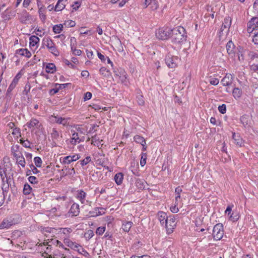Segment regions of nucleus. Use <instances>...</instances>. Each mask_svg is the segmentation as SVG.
Returning a JSON list of instances; mask_svg holds the SVG:
<instances>
[{
  "instance_id": "nucleus-43",
  "label": "nucleus",
  "mask_w": 258,
  "mask_h": 258,
  "mask_svg": "<svg viewBox=\"0 0 258 258\" xmlns=\"http://www.w3.org/2000/svg\"><path fill=\"white\" fill-rule=\"evenodd\" d=\"M54 255L60 257V258H71L72 257L71 255H64L63 253L60 252L58 250L55 251L54 252Z\"/></svg>"
},
{
  "instance_id": "nucleus-8",
  "label": "nucleus",
  "mask_w": 258,
  "mask_h": 258,
  "mask_svg": "<svg viewBox=\"0 0 258 258\" xmlns=\"http://www.w3.org/2000/svg\"><path fill=\"white\" fill-rule=\"evenodd\" d=\"M63 242L67 246L70 247L71 248L75 250H78V251L80 252L79 249H78L79 247H81L79 244L73 242L69 238H65L63 240Z\"/></svg>"
},
{
  "instance_id": "nucleus-17",
  "label": "nucleus",
  "mask_w": 258,
  "mask_h": 258,
  "mask_svg": "<svg viewBox=\"0 0 258 258\" xmlns=\"http://www.w3.org/2000/svg\"><path fill=\"white\" fill-rule=\"evenodd\" d=\"M83 140L79 137L78 133L74 132L73 133L70 143L72 145H75L80 143Z\"/></svg>"
},
{
  "instance_id": "nucleus-19",
  "label": "nucleus",
  "mask_w": 258,
  "mask_h": 258,
  "mask_svg": "<svg viewBox=\"0 0 258 258\" xmlns=\"http://www.w3.org/2000/svg\"><path fill=\"white\" fill-rule=\"evenodd\" d=\"M158 220L162 225L165 224L167 219L168 218L166 213L164 212H159L158 213Z\"/></svg>"
},
{
  "instance_id": "nucleus-45",
  "label": "nucleus",
  "mask_w": 258,
  "mask_h": 258,
  "mask_svg": "<svg viewBox=\"0 0 258 258\" xmlns=\"http://www.w3.org/2000/svg\"><path fill=\"white\" fill-rule=\"evenodd\" d=\"M51 136L53 139L57 140L58 139L59 135L56 128L52 129Z\"/></svg>"
},
{
  "instance_id": "nucleus-23",
  "label": "nucleus",
  "mask_w": 258,
  "mask_h": 258,
  "mask_svg": "<svg viewBox=\"0 0 258 258\" xmlns=\"http://www.w3.org/2000/svg\"><path fill=\"white\" fill-rule=\"evenodd\" d=\"M114 178L116 184L120 185L122 182L123 175L121 172L117 173L115 175Z\"/></svg>"
},
{
  "instance_id": "nucleus-10",
  "label": "nucleus",
  "mask_w": 258,
  "mask_h": 258,
  "mask_svg": "<svg viewBox=\"0 0 258 258\" xmlns=\"http://www.w3.org/2000/svg\"><path fill=\"white\" fill-rule=\"evenodd\" d=\"M53 121L57 123L62 124L63 126H66L68 124V120L69 118H63L58 116H53Z\"/></svg>"
},
{
  "instance_id": "nucleus-59",
  "label": "nucleus",
  "mask_w": 258,
  "mask_h": 258,
  "mask_svg": "<svg viewBox=\"0 0 258 258\" xmlns=\"http://www.w3.org/2000/svg\"><path fill=\"white\" fill-rule=\"evenodd\" d=\"M219 82V80L217 78H212L210 80V83L214 86L217 85Z\"/></svg>"
},
{
  "instance_id": "nucleus-27",
  "label": "nucleus",
  "mask_w": 258,
  "mask_h": 258,
  "mask_svg": "<svg viewBox=\"0 0 258 258\" xmlns=\"http://www.w3.org/2000/svg\"><path fill=\"white\" fill-rule=\"evenodd\" d=\"M99 209L103 210L102 208H96L94 211H90L89 213V216L90 217H97L102 215V213L99 211Z\"/></svg>"
},
{
  "instance_id": "nucleus-3",
  "label": "nucleus",
  "mask_w": 258,
  "mask_h": 258,
  "mask_svg": "<svg viewBox=\"0 0 258 258\" xmlns=\"http://www.w3.org/2000/svg\"><path fill=\"white\" fill-rule=\"evenodd\" d=\"M165 63L170 68H175L177 67L179 61L178 57L171 54H168L165 58Z\"/></svg>"
},
{
  "instance_id": "nucleus-60",
  "label": "nucleus",
  "mask_w": 258,
  "mask_h": 258,
  "mask_svg": "<svg viewBox=\"0 0 258 258\" xmlns=\"http://www.w3.org/2000/svg\"><path fill=\"white\" fill-rule=\"evenodd\" d=\"M31 170L34 174H37L39 172V171L37 169V168L33 164H31L30 165Z\"/></svg>"
},
{
  "instance_id": "nucleus-32",
  "label": "nucleus",
  "mask_w": 258,
  "mask_h": 258,
  "mask_svg": "<svg viewBox=\"0 0 258 258\" xmlns=\"http://www.w3.org/2000/svg\"><path fill=\"white\" fill-rule=\"evenodd\" d=\"M134 141L137 143L140 144L141 145H143V144H146V141L145 139L139 135H136L134 138Z\"/></svg>"
},
{
  "instance_id": "nucleus-44",
  "label": "nucleus",
  "mask_w": 258,
  "mask_h": 258,
  "mask_svg": "<svg viewBox=\"0 0 258 258\" xmlns=\"http://www.w3.org/2000/svg\"><path fill=\"white\" fill-rule=\"evenodd\" d=\"M71 50L73 53V54L75 55H80L81 54L82 51L80 49H77L76 48V46L74 44H72L71 46Z\"/></svg>"
},
{
  "instance_id": "nucleus-5",
  "label": "nucleus",
  "mask_w": 258,
  "mask_h": 258,
  "mask_svg": "<svg viewBox=\"0 0 258 258\" xmlns=\"http://www.w3.org/2000/svg\"><path fill=\"white\" fill-rule=\"evenodd\" d=\"M167 233L168 234H171L173 232V230L176 226V223L175 221L174 216H170L167 219L165 223Z\"/></svg>"
},
{
  "instance_id": "nucleus-39",
  "label": "nucleus",
  "mask_w": 258,
  "mask_h": 258,
  "mask_svg": "<svg viewBox=\"0 0 258 258\" xmlns=\"http://www.w3.org/2000/svg\"><path fill=\"white\" fill-rule=\"evenodd\" d=\"M137 99L139 105H143L144 104V98L143 95L140 94V90L137 92Z\"/></svg>"
},
{
  "instance_id": "nucleus-2",
  "label": "nucleus",
  "mask_w": 258,
  "mask_h": 258,
  "mask_svg": "<svg viewBox=\"0 0 258 258\" xmlns=\"http://www.w3.org/2000/svg\"><path fill=\"white\" fill-rule=\"evenodd\" d=\"M223 226L221 223L215 225L213 229V237L214 240H219L223 237Z\"/></svg>"
},
{
  "instance_id": "nucleus-63",
  "label": "nucleus",
  "mask_w": 258,
  "mask_h": 258,
  "mask_svg": "<svg viewBox=\"0 0 258 258\" xmlns=\"http://www.w3.org/2000/svg\"><path fill=\"white\" fill-rule=\"evenodd\" d=\"M72 231V230L70 228H62V232L64 234H68L70 233Z\"/></svg>"
},
{
  "instance_id": "nucleus-21",
  "label": "nucleus",
  "mask_w": 258,
  "mask_h": 258,
  "mask_svg": "<svg viewBox=\"0 0 258 258\" xmlns=\"http://www.w3.org/2000/svg\"><path fill=\"white\" fill-rule=\"evenodd\" d=\"M27 125L30 128L34 126H36V128H39L40 126L39 121L36 118H32L30 121L27 123Z\"/></svg>"
},
{
  "instance_id": "nucleus-22",
  "label": "nucleus",
  "mask_w": 258,
  "mask_h": 258,
  "mask_svg": "<svg viewBox=\"0 0 258 258\" xmlns=\"http://www.w3.org/2000/svg\"><path fill=\"white\" fill-rule=\"evenodd\" d=\"M16 160L17 163L21 165L22 167H25V160L22 154L20 153V155L18 156L17 158H15Z\"/></svg>"
},
{
  "instance_id": "nucleus-40",
  "label": "nucleus",
  "mask_w": 258,
  "mask_h": 258,
  "mask_svg": "<svg viewBox=\"0 0 258 258\" xmlns=\"http://www.w3.org/2000/svg\"><path fill=\"white\" fill-rule=\"evenodd\" d=\"M49 51L53 54L55 56H58L59 54V52L57 49L55 45L54 44L53 46H52L51 47L49 48Z\"/></svg>"
},
{
  "instance_id": "nucleus-15",
  "label": "nucleus",
  "mask_w": 258,
  "mask_h": 258,
  "mask_svg": "<svg viewBox=\"0 0 258 258\" xmlns=\"http://www.w3.org/2000/svg\"><path fill=\"white\" fill-rule=\"evenodd\" d=\"M31 19V16L26 11L23 12L20 16V20L23 23L26 24L27 21Z\"/></svg>"
},
{
  "instance_id": "nucleus-48",
  "label": "nucleus",
  "mask_w": 258,
  "mask_h": 258,
  "mask_svg": "<svg viewBox=\"0 0 258 258\" xmlns=\"http://www.w3.org/2000/svg\"><path fill=\"white\" fill-rule=\"evenodd\" d=\"M34 161L35 165L37 167H40L42 164V160L39 157H35L34 158Z\"/></svg>"
},
{
  "instance_id": "nucleus-16",
  "label": "nucleus",
  "mask_w": 258,
  "mask_h": 258,
  "mask_svg": "<svg viewBox=\"0 0 258 258\" xmlns=\"http://www.w3.org/2000/svg\"><path fill=\"white\" fill-rule=\"evenodd\" d=\"M226 50L229 55L232 56L234 54L235 46L232 41H229L226 44Z\"/></svg>"
},
{
  "instance_id": "nucleus-36",
  "label": "nucleus",
  "mask_w": 258,
  "mask_h": 258,
  "mask_svg": "<svg viewBox=\"0 0 258 258\" xmlns=\"http://www.w3.org/2000/svg\"><path fill=\"white\" fill-rule=\"evenodd\" d=\"M63 25L60 24L58 25H55L53 27V31L55 34H58L61 32L62 30Z\"/></svg>"
},
{
  "instance_id": "nucleus-14",
  "label": "nucleus",
  "mask_w": 258,
  "mask_h": 258,
  "mask_svg": "<svg viewBox=\"0 0 258 258\" xmlns=\"http://www.w3.org/2000/svg\"><path fill=\"white\" fill-rule=\"evenodd\" d=\"M69 212L72 214L73 216H77L80 213L79 205L78 204L74 203L72 205Z\"/></svg>"
},
{
  "instance_id": "nucleus-54",
  "label": "nucleus",
  "mask_w": 258,
  "mask_h": 258,
  "mask_svg": "<svg viewBox=\"0 0 258 258\" xmlns=\"http://www.w3.org/2000/svg\"><path fill=\"white\" fill-rule=\"evenodd\" d=\"M218 110L222 114L225 113L226 111V105L225 104H222V105H220L218 107Z\"/></svg>"
},
{
  "instance_id": "nucleus-64",
  "label": "nucleus",
  "mask_w": 258,
  "mask_h": 258,
  "mask_svg": "<svg viewBox=\"0 0 258 258\" xmlns=\"http://www.w3.org/2000/svg\"><path fill=\"white\" fill-rule=\"evenodd\" d=\"M66 24H67L68 26L70 27H73L76 25L75 22L72 20L68 21L66 22Z\"/></svg>"
},
{
  "instance_id": "nucleus-34",
  "label": "nucleus",
  "mask_w": 258,
  "mask_h": 258,
  "mask_svg": "<svg viewBox=\"0 0 258 258\" xmlns=\"http://www.w3.org/2000/svg\"><path fill=\"white\" fill-rule=\"evenodd\" d=\"M32 188L28 183L24 184L23 188V194L24 195H29L32 192Z\"/></svg>"
},
{
  "instance_id": "nucleus-33",
  "label": "nucleus",
  "mask_w": 258,
  "mask_h": 258,
  "mask_svg": "<svg viewBox=\"0 0 258 258\" xmlns=\"http://www.w3.org/2000/svg\"><path fill=\"white\" fill-rule=\"evenodd\" d=\"M136 183L137 186L140 189H144L146 187V183L143 180L138 179L136 180Z\"/></svg>"
},
{
  "instance_id": "nucleus-52",
  "label": "nucleus",
  "mask_w": 258,
  "mask_h": 258,
  "mask_svg": "<svg viewBox=\"0 0 258 258\" xmlns=\"http://www.w3.org/2000/svg\"><path fill=\"white\" fill-rule=\"evenodd\" d=\"M21 77L22 74L20 72L18 73L14 78L12 83L16 85L19 81V80L21 78Z\"/></svg>"
},
{
  "instance_id": "nucleus-46",
  "label": "nucleus",
  "mask_w": 258,
  "mask_h": 258,
  "mask_svg": "<svg viewBox=\"0 0 258 258\" xmlns=\"http://www.w3.org/2000/svg\"><path fill=\"white\" fill-rule=\"evenodd\" d=\"M149 6L152 10H157L158 8L157 1L156 0H152Z\"/></svg>"
},
{
  "instance_id": "nucleus-9",
  "label": "nucleus",
  "mask_w": 258,
  "mask_h": 258,
  "mask_svg": "<svg viewBox=\"0 0 258 258\" xmlns=\"http://www.w3.org/2000/svg\"><path fill=\"white\" fill-rule=\"evenodd\" d=\"M233 77L231 74H227L222 79L221 83L223 86H229L232 83Z\"/></svg>"
},
{
  "instance_id": "nucleus-4",
  "label": "nucleus",
  "mask_w": 258,
  "mask_h": 258,
  "mask_svg": "<svg viewBox=\"0 0 258 258\" xmlns=\"http://www.w3.org/2000/svg\"><path fill=\"white\" fill-rule=\"evenodd\" d=\"M171 30L166 28H160L156 32V35L157 37L161 40L167 39L170 37H171Z\"/></svg>"
},
{
  "instance_id": "nucleus-13",
  "label": "nucleus",
  "mask_w": 258,
  "mask_h": 258,
  "mask_svg": "<svg viewBox=\"0 0 258 258\" xmlns=\"http://www.w3.org/2000/svg\"><path fill=\"white\" fill-rule=\"evenodd\" d=\"M8 219L13 225L20 223L21 221L20 215L17 214L11 215Z\"/></svg>"
},
{
  "instance_id": "nucleus-58",
  "label": "nucleus",
  "mask_w": 258,
  "mask_h": 258,
  "mask_svg": "<svg viewBox=\"0 0 258 258\" xmlns=\"http://www.w3.org/2000/svg\"><path fill=\"white\" fill-rule=\"evenodd\" d=\"M99 72H100V74H101L102 75H103L105 77H106L107 76H108V74H107L106 73H108V71H107L106 68L105 67H101L99 70Z\"/></svg>"
},
{
  "instance_id": "nucleus-37",
  "label": "nucleus",
  "mask_w": 258,
  "mask_h": 258,
  "mask_svg": "<svg viewBox=\"0 0 258 258\" xmlns=\"http://www.w3.org/2000/svg\"><path fill=\"white\" fill-rule=\"evenodd\" d=\"M242 94V91L238 88H235L233 90V95L235 98H239Z\"/></svg>"
},
{
  "instance_id": "nucleus-20",
  "label": "nucleus",
  "mask_w": 258,
  "mask_h": 258,
  "mask_svg": "<svg viewBox=\"0 0 258 258\" xmlns=\"http://www.w3.org/2000/svg\"><path fill=\"white\" fill-rule=\"evenodd\" d=\"M13 225L11 223H10V221L8 218L5 219L3 220L2 222L0 224V229H8L10 228Z\"/></svg>"
},
{
  "instance_id": "nucleus-24",
  "label": "nucleus",
  "mask_w": 258,
  "mask_h": 258,
  "mask_svg": "<svg viewBox=\"0 0 258 258\" xmlns=\"http://www.w3.org/2000/svg\"><path fill=\"white\" fill-rule=\"evenodd\" d=\"M46 72L47 73H53L55 72V66L53 63H48L45 68Z\"/></svg>"
},
{
  "instance_id": "nucleus-30",
  "label": "nucleus",
  "mask_w": 258,
  "mask_h": 258,
  "mask_svg": "<svg viewBox=\"0 0 258 258\" xmlns=\"http://www.w3.org/2000/svg\"><path fill=\"white\" fill-rule=\"evenodd\" d=\"M19 148H20V146L18 145H16V146H13L11 147V153L15 158H17L18 156L20 155V154L17 153V152H18L19 150Z\"/></svg>"
},
{
  "instance_id": "nucleus-49",
  "label": "nucleus",
  "mask_w": 258,
  "mask_h": 258,
  "mask_svg": "<svg viewBox=\"0 0 258 258\" xmlns=\"http://www.w3.org/2000/svg\"><path fill=\"white\" fill-rule=\"evenodd\" d=\"M182 189L179 186H178L175 188V192L177 195L175 197L176 201H177L179 199H180V193Z\"/></svg>"
},
{
  "instance_id": "nucleus-35",
  "label": "nucleus",
  "mask_w": 258,
  "mask_h": 258,
  "mask_svg": "<svg viewBox=\"0 0 258 258\" xmlns=\"http://www.w3.org/2000/svg\"><path fill=\"white\" fill-rule=\"evenodd\" d=\"M240 217L239 214L236 212H233L229 217V219L233 222L237 221Z\"/></svg>"
},
{
  "instance_id": "nucleus-50",
  "label": "nucleus",
  "mask_w": 258,
  "mask_h": 258,
  "mask_svg": "<svg viewBox=\"0 0 258 258\" xmlns=\"http://www.w3.org/2000/svg\"><path fill=\"white\" fill-rule=\"evenodd\" d=\"M81 5V1H78L74 2V4L72 5V7L73 8V11H77Z\"/></svg>"
},
{
  "instance_id": "nucleus-53",
  "label": "nucleus",
  "mask_w": 258,
  "mask_h": 258,
  "mask_svg": "<svg viewBox=\"0 0 258 258\" xmlns=\"http://www.w3.org/2000/svg\"><path fill=\"white\" fill-rule=\"evenodd\" d=\"M252 42L255 44H258V32L255 31L253 32V35L252 36Z\"/></svg>"
},
{
  "instance_id": "nucleus-28",
  "label": "nucleus",
  "mask_w": 258,
  "mask_h": 258,
  "mask_svg": "<svg viewBox=\"0 0 258 258\" xmlns=\"http://www.w3.org/2000/svg\"><path fill=\"white\" fill-rule=\"evenodd\" d=\"M43 44L47 47L48 49L51 47L55 44L52 39L49 37H47L46 39H43Z\"/></svg>"
},
{
  "instance_id": "nucleus-12",
  "label": "nucleus",
  "mask_w": 258,
  "mask_h": 258,
  "mask_svg": "<svg viewBox=\"0 0 258 258\" xmlns=\"http://www.w3.org/2000/svg\"><path fill=\"white\" fill-rule=\"evenodd\" d=\"M80 158V157L78 155L68 156L64 157L63 159L62 162L64 164H70L73 161H76Z\"/></svg>"
},
{
  "instance_id": "nucleus-62",
  "label": "nucleus",
  "mask_w": 258,
  "mask_h": 258,
  "mask_svg": "<svg viewBox=\"0 0 258 258\" xmlns=\"http://www.w3.org/2000/svg\"><path fill=\"white\" fill-rule=\"evenodd\" d=\"M99 141L98 139H96V136H95L92 138L91 140V144H93L94 145H97L98 146L99 144Z\"/></svg>"
},
{
  "instance_id": "nucleus-18",
  "label": "nucleus",
  "mask_w": 258,
  "mask_h": 258,
  "mask_svg": "<svg viewBox=\"0 0 258 258\" xmlns=\"http://www.w3.org/2000/svg\"><path fill=\"white\" fill-rule=\"evenodd\" d=\"M16 54L25 56L28 58H29L31 56V53L26 48H21L16 50Z\"/></svg>"
},
{
  "instance_id": "nucleus-47",
  "label": "nucleus",
  "mask_w": 258,
  "mask_h": 258,
  "mask_svg": "<svg viewBox=\"0 0 258 258\" xmlns=\"http://www.w3.org/2000/svg\"><path fill=\"white\" fill-rule=\"evenodd\" d=\"M105 229L106 228L104 226L99 227L97 228L96 230V233L98 235H101L104 233V232L105 231Z\"/></svg>"
},
{
  "instance_id": "nucleus-25",
  "label": "nucleus",
  "mask_w": 258,
  "mask_h": 258,
  "mask_svg": "<svg viewBox=\"0 0 258 258\" xmlns=\"http://www.w3.org/2000/svg\"><path fill=\"white\" fill-rule=\"evenodd\" d=\"M29 40L30 45L35 46L39 42L40 39L37 36L33 35L30 37Z\"/></svg>"
},
{
  "instance_id": "nucleus-31",
  "label": "nucleus",
  "mask_w": 258,
  "mask_h": 258,
  "mask_svg": "<svg viewBox=\"0 0 258 258\" xmlns=\"http://www.w3.org/2000/svg\"><path fill=\"white\" fill-rule=\"evenodd\" d=\"M249 116L247 115H243L240 117V121L245 127L249 125Z\"/></svg>"
},
{
  "instance_id": "nucleus-38",
  "label": "nucleus",
  "mask_w": 258,
  "mask_h": 258,
  "mask_svg": "<svg viewBox=\"0 0 258 258\" xmlns=\"http://www.w3.org/2000/svg\"><path fill=\"white\" fill-rule=\"evenodd\" d=\"M86 196V192H85L83 190H80L77 195V198L79 199L82 203H84Z\"/></svg>"
},
{
  "instance_id": "nucleus-61",
  "label": "nucleus",
  "mask_w": 258,
  "mask_h": 258,
  "mask_svg": "<svg viewBox=\"0 0 258 258\" xmlns=\"http://www.w3.org/2000/svg\"><path fill=\"white\" fill-rule=\"evenodd\" d=\"M91 97H92V93L91 92H87L84 95V99L85 101H86V100L90 99L91 98Z\"/></svg>"
},
{
  "instance_id": "nucleus-55",
  "label": "nucleus",
  "mask_w": 258,
  "mask_h": 258,
  "mask_svg": "<svg viewBox=\"0 0 258 258\" xmlns=\"http://www.w3.org/2000/svg\"><path fill=\"white\" fill-rule=\"evenodd\" d=\"M12 135L14 136H16L17 137L19 136H21V131L20 129L18 127H15L13 129V131L12 132Z\"/></svg>"
},
{
  "instance_id": "nucleus-1",
  "label": "nucleus",
  "mask_w": 258,
  "mask_h": 258,
  "mask_svg": "<svg viewBox=\"0 0 258 258\" xmlns=\"http://www.w3.org/2000/svg\"><path fill=\"white\" fill-rule=\"evenodd\" d=\"M185 34V29L183 27L178 26L171 30V38L174 43H181L186 39Z\"/></svg>"
},
{
  "instance_id": "nucleus-7",
  "label": "nucleus",
  "mask_w": 258,
  "mask_h": 258,
  "mask_svg": "<svg viewBox=\"0 0 258 258\" xmlns=\"http://www.w3.org/2000/svg\"><path fill=\"white\" fill-rule=\"evenodd\" d=\"M232 22V18L230 17H226L224 18L222 25L220 30V33H222L224 31L228 33Z\"/></svg>"
},
{
  "instance_id": "nucleus-56",
  "label": "nucleus",
  "mask_w": 258,
  "mask_h": 258,
  "mask_svg": "<svg viewBox=\"0 0 258 258\" xmlns=\"http://www.w3.org/2000/svg\"><path fill=\"white\" fill-rule=\"evenodd\" d=\"M233 206H234L233 205L228 206L225 211V214L230 216V215L231 214L232 208L233 207Z\"/></svg>"
},
{
  "instance_id": "nucleus-11",
  "label": "nucleus",
  "mask_w": 258,
  "mask_h": 258,
  "mask_svg": "<svg viewBox=\"0 0 258 258\" xmlns=\"http://www.w3.org/2000/svg\"><path fill=\"white\" fill-rule=\"evenodd\" d=\"M232 139L234 141V144L236 145L241 147L243 144V140L238 134L233 133Z\"/></svg>"
},
{
  "instance_id": "nucleus-57",
  "label": "nucleus",
  "mask_w": 258,
  "mask_h": 258,
  "mask_svg": "<svg viewBox=\"0 0 258 258\" xmlns=\"http://www.w3.org/2000/svg\"><path fill=\"white\" fill-rule=\"evenodd\" d=\"M28 180L30 183H31L32 184L37 183L38 182L37 178L34 176H29L28 177Z\"/></svg>"
},
{
  "instance_id": "nucleus-26",
  "label": "nucleus",
  "mask_w": 258,
  "mask_h": 258,
  "mask_svg": "<svg viewBox=\"0 0 258 258\" xmlns=\"http://www.w3.org/2000/svg\"><path fill=\"white\" fill-rule=\"evenodd\" d=\"M65 3L57 2L56 5L54 7V11L55 12L61 11L65 8Z\"/></svg>"
},
{
  "instance_id": "nucleus-29",
  "label": "nucleus",
  "mask_w": 258,
  "mask_h": 258,
  "mask_svg": "<svg viewBox=\"0 0 258 258\" xmlns=\"http://www.w3.org/2000/svg\"><path fill=\"white\" fill-rule=\"evenodd\" d=\"M133 222L131 221H126L122 224V228L125 232H128L132 227Z\"/></svg>"
},
{
  "instance_id": "nucleus-51",
  "label": "nucleus",
  "mask_w": 258,
  "mask_h": 258,
  "mask_svg": "<svg viewBox=\"0 0 258 258\" xmlns=\"http://www.w3.org/2000/svg\"><path fill=\"white\" fill-rule=\"evenodd\" d=\"M91 157L90 156L86 157L85 159L83 160L80 161L81 162V165L83 166L84 165H87L88 163H89L91 161Z\"/></svg>"
},
{
  "instance_id": "nucleus-41",
  "label": "nucleus",
  "mask_w": 258,
  "mask_h": 258,
  "mask_svg": "<svg viewBox=\"0 0 258 258\" xmlns=\"http://www.w3.org/2000/svg\"><path fill=\"white\" fill-rule=\"evenodd\" d=\"M45 9L42 7L39 9L38 13L41 20L44 22L46 19V16L44 14Z\"/></svg>"
},
{
  "instance_id": "nucleus-42",
  "label": "nucleus",
  "mask_w": 258,
  "mask_h": 258,
  "mask_svg": "<svg viewBox=\"0 0 258 258\" xmlns=\"http://www.w3.org/2000/svg\"><path fill=\"white\" fill-rule=\"evenodd\" d=\"M94 236V232L92 230H87L84 234V237L87 240L90 239Z\"/></svg>"
},
{
  "instance_id": "nucleus-6",
  "label": "nucleus",
  "mask_w": 258,
  "mask_h": 258,
  "mask_svg": "<svg viewBox=\"0 0 258 258\" xmlns=\"http://www.w3.org/2000/svg\"><path fill=\"white\" fill-rule=\"evenodd\" d=\"M247 32L249 33L258 32V17H253L247 23Z\"/></svg>"
}]
</instances>
